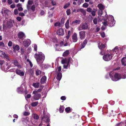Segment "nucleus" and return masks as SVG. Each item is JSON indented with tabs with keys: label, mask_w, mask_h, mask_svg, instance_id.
Segmentation results:
<instances>
[{
	"label": "nucleus",
	"mask_w": 126,
	"mask_h": 126,
	"mask_svg": "<svg viewBox=\"0 0 126 126\" xmlns=\"http://www.w3.org/2000/svg\"><path fill=\"white\" fill-rule=\"evenodd\" d=\"M39 52V54L36 53L34 55V57L36 59L37 62L39 64L43 63L45 59V56L42 53Z\"/></svg>",
	"instance_id": "f257e3e1"
},
{
	"label": "nucleus",
	"mask_w": 126,
	"mask_h": 126,
	"mask_svg": "<svg viewBox=\"0 0 126 126\" xmlns=\"http://www.w3.org/2000/svg\"><path fill=\"white\" fill-rule=\"evenodd\" d=\"M110 18H108L106 19H104V21L103 22V25L105 26L109 25L110 27H112L115 24V22L114 21L113 16H110Z\"/></svg>",
	"instance_id": "f03ea898"
},
{
	"label": "nucleus",
	"mask_w": 126,
	"mask_h": 126,
	"mask_svg": "<svg viewBox=\"0 0 126 126\" xmlns=\"http://www.w3.org/2000/svg\"><path fill=\"white\" fill-rule=\"evenodd\" d=\"M112 72H110L109 74L112 80L116 81L120 79V74L118 73H116L114 75V77H113V76L112 75Z\"/></svg>",
	"instance_id": "7ed1b4c3"
},
{
	"label": "nucleus",
	"mask_w": 126,
	"mask_h": 126,
	"mask_svg": "<svg viewBox=\"0 0 126 126\" xmlns=\"http://www.w3.org/2000/svg\"><path fill=\"white\" fill-rule=\"evenodd\" d=\"M43 113V115L42 117V120H43L46 123H49L50 122L49 114L45 113L44 111Z\"/></svg>",
	"instance_id": "20e7f679"
},
{
	"label": "nucleus",
	"mask_w": 126,
	"mask_h": 126,
	"mask_svg": "<svg viewBox=\"0 0 126 126\" xmlns=\"http://www.w3.org/2000/svg\"><path fill=\"white\" fill-rule=\"evenodd\" d=\"M112 57V56L110 54H106L103 56V59L106 61H109L111 60Z\"/></svg>",
	"instance_id": "39448f33"
},
{
	"label": "nucleus",
	"mask_w": 126,
	"mask_h": 126,
	"mask_svg": "<svg viewBox=\"0 0 126 126\" xmlns=\"http://www.w3.org/2000/svg\"><path fill=\"white\" fill-rule=\"evenodd\" d=\"M31 43L30 40L29 39H28L23 41V44L25 47H27Z\"/></svg>",
	"instance_id": "423d86ee"
},
{
	"label": "nucleus",
	"mask_w": 126,
	"mask_h": 126,
	"mask_svg": "<svg viewBox=\"0 0 126 126\" xmlns=\"http://www.w3.org/2000/svg\"><path fill=\"white\" fill-rule=\"evenodd\" d=\"M71 59V58L70 57H69L67 59H63L62 60V63L63 64L65 63L69 64Z\"/></svg>",
	"instance_id": "0eeeda50"
},
{
	"label": "nucleus",
	"mask_w": 126,
	"mask_h": 126,
	"mask_svg": "<svg viewBox=\"0 0 126 126\" xmlns=\"http://www.w3.org/2000/svg\"><path fill=\"white\" fill-rule=\"evenodd\" d=\"M79 35L80 38L82 39L85 38V32L83 31L79 32Z\"/></svg>",
	"instance_id": "6e6552de"
},
{
	"label": "nucleus",
	"mask_w": 126,
	"mask_h": 126,
	"mask_svg": "<svg viewBox=\"0 0 126 126\" xmlns=\"http://www.w3.org/2000/svg\"><path fill=\"white\" fill-rule=\"evenodd\" d=\"M81 27L83 30H86L88 28V25L87 23H85L81 24Z\"/></svg>",
	"instance_id": "1a4fd4ad"
},
{
	"label": "nucleus",
	"mask_w": 126,
	"mask_h": 126,
	"mask_svg": "<svg viewBox=\"0 0 126 126\" xmlns=\"http://www.w3.org/2000/svg\"><path fill=\"white\" fill-rule=\"evenodd\" d=\"M73 42H76L78 39L77 37V34L76 33H74L72 37Z\"/></svg>",
	"instance_id": "9d476101"
},
{
	"label": "nucleus",
	"mask_w": 126,
	"mask_h": 126,
	"mask_svg": "<svg viewBox=\"0 0 126 126\" xmlns=\"http://www.w3.org/2000/svg\"><path fill=\"white\" fill-rule=\"evenodd\" d=\"M34 95L33 96V98L36 100H38L41 97V95L40 94L36 93L33 94Z\"/></svg>",
	"instance_id": "9b49d317"
},
{
	"label": "nucleus",
	"mask_w": 126,
	"mask_h": 126,
	"mask_svg": "<svg viewBox=\"0 0 126 126\" xmlns=\"http://www.w3.org/2000/svg\"><path fill=\"white\" fill-rule=\"evenodd\" d=\"M57 34L60 35H63L64 34V30L61 28L57 32Z\"/></svg>",
	"instance_id": "f8f14e48"
},
{
	"label": "nucleus",
	"mask_w": 126,
	"mask_h": 126,
	"mask_svg": "<svg viewBox=\"0 0 126 126\" xmlns=\"http://www.w3.org/2000/svg\"><path fill=\"white\" fill-rule=\"evenodd\" d=\"M18 37L22 40H23L25 37V35L24 33L22 32H19L18 34Z\"/></svg>",
	"instance_id": "ddd939ff"
},
{
	"label": "nucleus",
	"mask_w": 126,
	"mask_h": 126,
	"mask_svg": "<svg viewBox=\"0 0 126 126\" xmlns=\"http://www.w3.org/2000/svg\"><path fill=\"white\" fill-rule=\"evenodd\" d=\"M16 73L18 75L21 76H23L24 75V73L23 72L21 71V70L17 69L16 71Z\"/></svg>",
	"instance_id": "4468645a"
},
{
	"label": "nucleus",
	"mask_w": 126,
	"mask_h": 126,
	"mask_svg": "<svg viewBox=\"0 0 126 126\" xmlns=\"http://www.w3.org/2000/svg\"><path fill=\"white\" fill-rule=\"evenodd\" d=\"M27 9L28 11H29L30 9H31L34 12L35 11V5H33L31 6L30 8V6L27 5Z\"/></svg>",
	"instance_id": "2eb2a0df"
},
{
	"label": "nucleus",
	"mask_w": 126,
	"mask_h": 126,
	"mask_svg": "<svg viewBox=\"0 0 126 126\" xmlns=\"http://www.w3.org/2000/svg\"><path fill=\"white\" fill-rule=\"evenodd\" d=\"M9 12V10L5 8L3 9L1 11V13L2 15L3 16V13H4L5 15H8V13Z\"/></svg>",
	"instance_id": "dca6fc26"
},
{
	"label": "nucleus",
	"mask_w": 126,
	"mask_h": 126,
	"mask_svg": "<svg viewBox=\"0 0 126 126\" xmlns=\"http://www.w3.org/2000/svg\"><path fill=\"white\" fill-rule=\"evenodd\" d=\"M7 27L8 28H11L13 26L12 22V20L8 21L7 22Z\"/></svg>",
	"instance_id": "f3484780"
},
{
	"label": "nucleus",
	"mask_w": 126,
	"mask_h": 126,
	"mask_svg": "<svg viewBox=\"0 0 126 126\" xmlns=\"http://www.w3.org/2000/svg\"><path fill=\"white\" fill-rule=\"evenodd\" d=\"M14 65L15 66L18 67L19 68H21V66L17 60H14Z\"/></svg>",
	"instance_id": "a211bd4d"
},
{
	"label": "nucleus",
	"mask_w": 126,
	"mask_h": 126,
	"mask_svg": "<svg viewBox=\"0 0 126 126\" xmlns=\"http://www.w3.org/2000/svg\"><path fill=\"white\" fill-rule=\"evenodd\" d=\"M46 79L47 78L46 76H44L41 79V84L45 83L46 82Z\"/></svg>",
	"instance_id": "6ab92c4d"
},
{
	"label": "nucleus",
	"mask_w": 126,
	"mask_h": 126,
	"mask_svg": "<svg viewBox=\"0 0 126 126\" xmlns=\"http://www.w3.org/2000/svg\"><path fill=\"white\" fill-rule=\"evenodd\" d=\"M98 7L100 10H104L105 8V6L101 3L99 4L98 5Z\"/></svg>",
	"instance_id": "aec40b11"
},
{
	"label": "nucleus",
	"mask_w": 126,
	"mask_h": 126,
	"mask_svg": "<svg viewBox=\"0 0 126 126\" xmlns=\"http://www.w3.org/2000/svg\"><path fill=\"white\" fill-rule=\"evenodd\" d=\"M122 63L123 65H126V57L123 58L122 59Z\"/></svg>",
	"instance_id": "412c9836"
},
{
	"label": "nucleus",
	"mask_w": 126,
	"mask_h": 126,
	"mask_svg": "<svg viewBox=\"0 0 126 126\" xmlns=\"http://www.w3.org/2000/svg\"><path fill=\"white\" fill-rule=\"evenodd\" d=\"M13 47L14 50L18 51L20 48L19 46L18 45H16V46H15V45H13Z\"/></svg>",
	"instance_id": "4be33fe9"
},
{
	"label": "nucleus",
	"mask_w": 126,
	"mask_h": 126,
	"mask_svg": "<svg viewBox=\"0 0 126 126\" xmlns=\"http://www.w3.org/2000/svg\"><path fill=\"white\" fill-rule=\"evenodd\" d=\"M98 47L100 49L102 50L105 47V44H101L100 45H99Z\"/></svg>",
	"instance_id": "5701e85b"
},
{
	"label": "nucleus",
	"mask_w": 126,
	"mask_h": 126,
	"mask_svg": "<svg viewBox=\"0 0 126 126\" xmlns=\"http://www.w3.org/2000/svg\"><path fill=\"white\" fill-rule=\"evenodd\" d=\"M87 40L85 39L83 42L82 44H81V48H83L87 44Z\"/></svg>",
	"instance_id": "b1692460"
},
{
	"label": "nucleus",
	"mask_w": 126,
	"mask_h": 126,
	"mask_svg": "<svg viewBox=\"0 0 126 126\" xmlns=\"http://www.w3.org/2000/svg\"><path fill=\"white\" fill-rule=\"evenodd\" d=\"M69 50H67L64 52L63 55L64 57H66L69 55Z\"/></svg>",
	"instance_id": "393cba45"
},
{
	"label": "nucleus",
	"mask_w": 126,
	"mask_h": 126,
	"mask_svg": "<svg viewBox=\"0 0 126 126\" xmlns=\"http://www.w3.org/2000/svg\"><path fill=\"white\" fill-rule=\"evenodd\" d=\"M23 91V88L20 87L17 88V91L18 93L20 94H22V93Z\"/></svg>",
	"instance_id": "a878e982"
},
{
	"label": "nucleus",
	"mask_w": 126,
	"mask_h": 126,
	"mask_svg": "<svg viewBox=\"0 0 126 126\" xmlns=\"http://www.w3.org/2000/svg\"><path fill=\"white\" fill-rule=\"evenodd\" d=\"M62 77V75L61 73H58L56 78L58 80L60 81Z\"/></svg>",
	"instance_id": "bb28decb"
},
{
	"label": "nucleus",
	"mask_w": 126,
	"mask_h": 126,
	"mask_svg": "<svg viewBox=\"0 0 126 126\" xmlns=\"http://www.w3.org/2000/svg\"><path fill=\"white\" fill-rule=\"evenodd\" d=\"M32 85L35 88H38L40 86V83L39 82L33 83Z\"/></svg>",
	"instance_id": "cd10ccee"
},
{
	"label": "nucleus",
	"mask_w": 126,
	"mask_h": 126,
	"mask_svg": "<svg viewBox=\"0 0 126 126\" xmlns=\"http://www.w3.org/2000/svg\"><path fill=\"white\" fill-rule=\"evenodd\" d=\"M102 14V10H99L98 11V18L99 19V20H100V19L99 18L101 16Z\"/></svg>",
	"instance_id": "c85d7f7f"
},
{
	"label": "nucleus",
	"mask_w": 126,
	"mask_h": 126,
	"mask_svg": "<svg viewBox=\"0 0 126 126\" xmlns=\"http://www.w3.org/2000/svg\"><path fill=\"white\" fill-rule=\"evenodd\" d=\"M97 10L93 8L91 12V13L92 15L93 16H94L95 15V12Z\"/></svg>",
	"instance_id": "c756f323"
},
{
	"label": "nucleus",
	"mask_w": 126,
	"mask_h": 126,
	"mask_svg": "<svg viewBox=\"0 0 126 126\" xmlns=\"http://www.w3.org/2000/svg\"><path fill=\"white\" fill-rule=\"evenodd\" d=\"M65 27L66 29H68L69 27V20L68 19L65 23Z\"/></svg>",
	"instance_id": "7c9ffc66"
},
{
	"label": "nucleus",
	"mask_w": 126,
	"mask_h": 126,
	"mask_svg": "<svg viewBox=\"0 0 126 126\" xmlns=\"http://www.w3.org/2000/svg\"><path fill=\"white\" fill-rule=\"evenodd\" d=\"M38 101L34 102L32 103L31 105L32 106L35 107L38 104Z\"/></svg>",
	"instance_id": "2f4dec72"
},
{
	"label": "nucleus",
	"mask_w": 126,
	"mask_h": 126,
	"mask_svg": "<svg viewBox=\"0 0 126 126\" xmlns=\"http://www.w3.org/2000/svg\"><path fill=\"white\" fill-rule=\"evenodd\" d=\"M81 22V21L80 20H76L75 21H73L72 22L73 24H79Z\"/></svg>",
	"instance_id": "473e14b6"
},
{
	"label": "nucleus",
	"mask_w": 126,
	"mask_h": 126,
	"mask_svg": "<svg viewBox=\"0 0 126 126\" xmlns=\"http://www.w3.org/2000/svg\"><path fill=\"white\" fill-rule=\"evenodd\" d=\"M3 57H4L8 61H10V60L9 59V55L7 54H5V55H4V56Z\"/></svg>",
	"instance_id": "72a5a7b5"
},
{
	"label": "nucleus",
	"mask_w": 126,
	"mask_h": 126,
	"mask_svg": "<svg viewBox=\"0 0 126 126\" xmlns=\"http://www.w3.org/2000/svg\"><path fill=\"white\" fill-rule=\"evenodd\" d=\"M42 90V89L41 88L39 89L37 91H34L33 92V94H36V93H38L40 92Z\"/></svg>",
	"instance_id": "f704fd0d"
},
{
	"label": "nucleus",
	"mask_w": 126,
	"mask_h": 126,
	"mask_svg": "<svg viewBox=\"0 0 126 126\" xmlns=\"http://www.w3.org/2000/svg\"><path fill=\"white\" fill-rule=\"evenodd\" d=\"M80 12H81L83 15H85L86 14V11L83 9L82 8H80Z\"/></svg>",
	"instance_id": "c9c22d12"
},
{
	"label": "nucleus",
	"mask_w": 126,
	"mask_h": 126,
	"mask_svg": "<svg viewBox=\"0 0 126 126\" xmlns=\"http://www.w3.org/2000/svg\"><path fill=\"white\" fill-rule=\"evenodd\" d=\"M33 118L35 119H39V117L37 114H35L33 115Z\"/></svg>",
	"instance_id": "e433bc0d"
},
{
	"label": "nucleus",
	"mask_w": 126,
	"mask_h": 126,
	"mask_svg": "<svg viewBox=\"0 0 126 126\" xmlns=\"http://www.w3.org/2000/svg\"><path fill=\"white\" fill-rule=\"evenodd\" d=\"M41 72L40 70L37 69L36 71L35 74L37 76H38L41 73Z\"/></svg>",
	"instance_id": "4c0bfd02"
},
{
	"label": "nucleus",
	"mask_w": 126,
	"mask_h": 126,
	"mask_svg": "<svg viewBox=\"0 0 126 126\" xmlns=\"http://www.w3.org/2000/svg\"><path fill=\"white\" fill-rule=\"evenodd\" d=\"M118 47H116L113 50V52H115L116 54H117V53L118 52Z\"/></svg>",
	"instance_id": "58836bf2"
},
{
	"label": "nucleus",
	"mask_w": 126,
	"mask_h": 126,
	"mask_svg": "<svg viewBox=\"0 0 126 126\" xmlns=\"http://www.w3.org/2000/svg\"><path fill=\"white\" fill-rule=\"evenodd\" d=\"M5 53L1 51L0 50V56L3 57L4 56V55Z\"/></svg>",
	"instance_id": "ea45409f"
},
{
	"label": "nucleus",
	"mask_w": 126,
	"mask_h": 126,
	"mask_svg": "<svg viewBox=\"0 0 126 126\" xmlns=\"http://www.w3.org/2000/svg\"><path fill=\"white\" fill-rule=\"evenodd\" d=\"M59 110L60 112H62L64 111L63 107V106H60V108Z\"/></svg>",
	"instance_id": "a19ab883"
},
{
	"label": "nucleus",
	"mask_w": 126,
	"mask_h": 126,
	"mask_svg": "<svg viewBox=\"0 0 126 126\" xmlns=\"http://www.w3.org/2000/svg\"><path fill=\"white\" fill-rule=\"evenodd\" d=\"M65 110L66 112L68 113L71 110L70 108L69 107L66 108L65 109Z\"/></svg>",
	"instance_id": "79ce46f5"
},
{
	"label": "nucleus",
	"mask_w": 126,
	"mask_h": 126,
	"mask_svg": "<svg viewBox=\"0 0 126 126\" xmlns=\"http://www.w3.org/2000/svg\"><path fill=\"white\" fill-rule=\"evenodd\" d=\"M120 79H125L126 78V75L125 74L121 75V74Z\"/></svg>",
	"instance_id": "37998d69"
},
{
	"label": "nucleus",
	"mask_w": 126,
	"mask_h": 126,
	"mask_svg": "<svg viewBox=\"0 0 126 126\" xmlns=\"http://www.w3.org/2000/svg\"><path fill=\"white\" fill-rule=\"evenodd\" d=\"M116 126H125V125L124 123H120L117 124Z\"/></svg>",
	"instance_id": "c03bdc74"
},
{
	"label": "nucleus",
	"mask_w": 126,
	"mask_h": 126,
	"mask_svg": "<svg viewBox=\"0 0 126 126\" xmlns=\"http://www.w3.org/2000/svg\"><path fill=\"white\" fill-rule=\"evenodd\" d=\"M67 14V15H69L71 14L70 10L69 9L67 10L66 11Z\"/></svg>",
	"instance_id": "a18cd8bd"
},
{
	"label": "nucleus",
	"mask_w": 126,
	"mask_h": 126,
	"mask_svg": "<svg viewBox=\"0 0 126 126\" xmlns=\"http://www.w3.org/2000/svg\"><path fill=\"white\" fill-rule=\"evenodd\" d=\"M88 6V3H85L83 4L82 5V6L83 7L85 8L87 7Z\"/></svg>",
	"instance_id": "49530a36"
},
{
	"label": "nucleus",
	"mask_w": 126,
	"mask_h": 126,
	"mask_svg": "<svg viewBox=\"0 0 126 126\" xmlns=\"http://www.w3.org/2000/svg\"><path fill=\"white\" fill-rule=\"evenodd\" d=\"M70 31H68V35L66 37V38L67 39H68L70 37Z\"/></svg>",
	"instance_id": "de8ad7c7"
},
{
	"label": "nucleus",
	"mask_w": 126,
	"mask_h": 126,
	"mask_svg": "<svg viewBox=\"0 0 126 126\" xmlns=\"http://www.w3.org/2000/svg\"><path fill=\"white\" fill-rule=\"evenodd\" d=\"M93 22L95 24H97V19L96 18H94L93 20Z\"/></svg>",
	"instance_id": "09e8293b"
},
{
	"label": "nucleus",
	"mask_w": 126,
	"mask_h": 126,
	"mask_svg": "<svg viewBox=\"0 0 126 126\" xmlns=\"http://www.w3.org/2000/svg\"><path fill=\"white\" fill-rule=\"evenodd\" d=\"M14 14L15 15H17L18 13V12L17 10V9H15L14 10Z\"/></svg>",
	"instance_id": "8fccbe9b"
},
{
	"label": "nucleus",
	"mask_w": 126,
	"mask_h": 126,
	"mask_svg": "<svg viewBox=\"0 0 126 126\" xmlns=\"http://www.w3.org/2000/svg\"><path fill=\"white\" fill-rule=\"evenodd\" d=\"M87 11L89 12H91L92 11V9L90 8H88L87 9Z\"/></svg>",
	"instance_id": "3c124183"
},
{
	"label": "nucleus",
	"mask_w": 126,
	"mask_h": 126,
	"mask_svg": "<svg viewBox=\"0 0 126 126\" xmlns=\"http://www.w3.org/2000/svg\"><path fill=\"white\" fill-rule=\"evenodd\" d=\"M0 46L2 47H5L4 45L3 42H0Z\"/></svg>",
	"instance_id": "603ef678"
},
{
	"label": "nucleus",
	"mask_w": 126,
	"mask_h": 126,
	"mask_svg": "<svg viewBox=\"0 0 126 126\" xmlns=\"http://www.w3.org/2000/svg\"><path fill=\"white\" fill-rule=\"evenodd\" d=\"M12 43L11 41H9L8 43V45L9 47H11L12 46Z\"/></svg>",
	"instance_id": "864d4df0"
},
{
	"label": "nucleus",
	"mask_w": 126,
	"mask_h": 126,
	"mask_svg": "<svg viewBox=\"0 0 126 126\" xmlns=\"http://www.w3.org/2000/svg\"><path fill=\"white\" fill-rule=\"evenodd\" d=\"M60 23L59 22H56L54 24V25L56 26H59L60 25Z\"/></svg>",
	"instance_id": "5fc2aeb1"
},
{
	"label": "nucleus",
	"mask_w": 126,
	"mask_h": 126,
	"mask_svg": "<svg viewBox=\"0 0 126 126\" xmlns=\"http://www.w3.org/2000/svg\"><path fill=\"white\" fill-rule=\"evenodd\" d=\"M58 73H59L60 71H61V66H60L58 68Z\"/></svg>",
	"instance_id": "6e6d98bb"
},
{
	"label": "nucleus",
	"mask_w": 126,
	"mask_h": 126,
	"mask_svg": "<svg viewBox=\"0 0 126 126\" xmlns=\"http://www.w3.org/2000/svg\"><path fill=\"white\" fill-rule=\"evenodd\" d=\"M64 18H62L61 19V23L62 24H63L64 23Z\"/></svg>",
	"instance_id": "4d7b16f0"
},
{
	"label": "nucleus",
	"mask_w": 126,
	"mask_h": 126,
	"mask_svg": "<svg viewBox=\"0 0 126 126\" xmlns=\"http://www.w3.org/2000/svg\"><path fill=\"white\" fill-rule=\"evenodd\" d=\"M34 50L35 51H37V46L35 44H34Z\"/></svg>",
	"instance_id": "13d9d810"
},
{
	"label": "nucleus",
	"mask_w": 126,
	"mask_h": 126,
	"mask_svg": "<svg viewBox=\"0 0 126 126\" xmlns=\"http://www.w3.org/2000/svg\"><path fill=\"white\" fill-rule=\"evenodd\" d=\"M45 14V12L43 10H41V12L40 13V15L41 16Z\"/></svg>",
	"instance_id": "bf43d9fd"
},
{
	"label": "nucleus",
	"mask_w": 126,
	"mask_h": 126,
	"mask_svg": "<svg viewBox=\"0 0 126 126\" xmlns=\"http://www.w3.org/2000/svg\"><path fill=\"white\" fill-rule=\"evenodd\" d=\"M100 34L102 37L104 38L105 37V35L104 32H102Z\"/></svg>",
	"instance_id": "052dcab7"
},
{
	"label": "nucleus",
	"mask_w": 126,
	"mask_h": 126,
	"mask_svg": "<svg viewBox=\"0 0 126 126\" xmlns=\"http://www.w3.org/2000/svg\"><path fill=\"white\" fill-rule=\"evenodd\" d=\"M30 114V113L28 112H25L24 113V115L25 116H27Z\"/></svg>",
	"instance_id": "680f3d73"
},
{
	"label": "nucleus",
	"mask_w": 126,
	"mask_h": 126,
	"mask_svg": "<svg viewBox=\"0 0 126 126\" xmlns=\"http://www.w3.org/2000/svg\"><path fill=\"white\" fill-rule=\"evenodd\" d=\"M33 3V1H32L29 0L28 1V4L31 5Z\"/></svg>",
	"instance_id": "e2e57ef3"
},
{
	"label": "nucleus",
	"mask_w": 126,
	"mask_h": 126,
	"mask_svg": "<svg viewBox=\"0 0 126 126\" xmlns=\"http://www.w3.org/2000/svg\"><path fill=\"white\" fill-rule=\"evenodd\" d=\"M61 98L62 100H65L66 99V98L64 96H63L61 97Z\"/></svg>",
	"instance_id": "0e129e2a"
},
{
	"label": "nucleus",
	"mask_w": 126,
	"mask_h": 126,
	"mask_svg": "<svg viewBox=\"0 0 126 126\" xmlns=\"http://www.w3.org/2000/svg\"><path fill=\"white\" fill-rule=\"evenodd\" d=\"M11 67L10 66H9L7 67L6 68L5 70V72H8V70Z\"/></svg>",
	"instance_id": "69168bd1"
},
{
	"label": "nucleus",
	"mask_w": 126,
	"mask_h": 126,
	"mask_svg": "<svg viewBox=\"0 0 126 126\" xmlns=\"http://www.w3.org/2000/svg\"><path fill=\"white\" fill-rule=\"evenodd\" d=\"M31 95L30 94H28L26 96H25V98H30L31 97Z\"/></svg>",
	"instance_id": "338daca9"
},
{
	"label": "nucleus",
	"mask_w": 126,
	"mask_h": 126,
	"mask_svg": "<svg viewBox=\"0 0 126 126\" xmlns=\"http://www.w3.org/2000/svg\"><path fill=\"white\" fill-rule=\"evenodd\" d=\"M19 14L20 16H23L25 15L24 14L22 13H19Z\"/></svg>",
	"instance_id": "774afa93"
}]
</instances>
